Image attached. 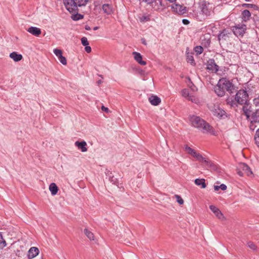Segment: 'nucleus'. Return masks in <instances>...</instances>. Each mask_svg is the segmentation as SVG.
<instances>
[{
  "mask_svg": "<svg viewBox=\"0 0 259 259\" xmlns=\"http://www.w3.org/2000/svg\"><path fill=\"white\" fill-rule=\"evenodd\" d=\"M214 90L219 97L224 96L225 94V91L230 94H233L236 92L234 84L226 78H222L219 80L215 86Z\"/></svg>",
  "mask_w": 259,
  "mask_h": 259,
  "instance_id": "nucleus-1",
  "label": "nucleus"
},
{
  "mask_svg": "<svg viewBox=\"0 0 259 259\" xmlns=\"http://www.w3.org/2000/svg\"><path fill=\"white\" fill-rule=\"evenodd\" d=\"M227 104L231 106H237V104L241 105L249 104V96L245 90H240L236 93L235 98H228L226 100Z\"/></svg>",
  "mask_w": 259,
  "mask_h": 259,
  "instance_id": "nucleus-2",
  "label": "nucleus"
},
{
  "mask_svg": "<svg viewBox=\"0 0 259 259\" xmlns=\"http://www.w3.org/2000/svg\"><path fill=\"white\" fill-rule=\"evenodd\" d=\"M189 120L193 126L198 128L203 133H210L212 127L206 121L194 115H190Z\"/></svg>",
  "mask_w": 259,
  "mask_h": 259,
  "instance_id": "nucleus-3",
  "label": "nucleus"
},
{
  "mask_svg": "<svg viewBox=\"0 0 259 259\" xmlns=\"http://www.w3.org/2000/svg\"><path fill=\"white\" fill-rule=\"evenodd\" d=\"M66 10L70 13L79 11L78 7L85 6L89 0H63Z\"/></svg>",
  "mask_w": 259,
  "mask_h": 259,
  "instance_id": "nucleus-4",
  "label": "nucleus"
},
{
  "mask_svg": "<svg viewBox=\"0 0 259 259\" xmlns=\"http://www.w3.org/2000/svg\"><path fill=\"white\" fill-rule=\"evenodd\" d=\"M200 9L202 13L205 16H208L210 15L211 12L213 9V6L212 4L206 1H203L201 3Z\"/></svg>",
  "mask_w": 259,
  "mask_h": 259,
  "instance_id": "nucleus-5",
  "label": "nucleus"
},
{
  "mask_svg": "<svg viewBox=\"0 0 259 259\" xmlns=\"http://www.w3.org/2000/svg\"><path fill=\"white\" fill-rule=\"evenodd\" d=\"M212 114L214 116L220 119H225L228 117V115L226 111L221 108L218 106H215L212 110Z\"/></svg>",
  "mask_w": 259,
  "mask_h": 259,
  "instance_id": "nucleus-6",
  "label": "nucleus"
},
{
  "mask_svg": "<svg viewBox=\"0 0 259 259\" xmlns=\"http://www.w3.org/2000/svg\"><path fill=\"white\" fill-rule=\"evenodd\" d=\"M246 26L245 24H237L233 27V31L237 36H242L245 32Z\"/></svg>",
  "mask_w": 259,
  "mask_h": 259,
  "instance_id": "nucleus-7",
  "label": "nucleus"
},
{
  "mask_svg": "<svg viewBox=\"0 0 259 259\" xmlns=\"http://www.w3.org/2000/svg\"><path fill=\"white\" fill-rule=\"evenodd\" d=\"M206 68L212 72L217 73L219 70V66L215 63L213 59H209L207 61Z\"/></svg>",
  "mask_w": 259,
  "mask_h": 259,
  "instance_id": "nucleus-8",
  "label": "nucleus"
},
{
  "mask_svg": "<svg viewBox=\"0 0 259 259\" xmlns=\"http://www.w3.org/2000/svg\"><path fill=\"white\" fill-rule=\"evenodd\" d=\"M185 151L190 155L193 157L196 158L197 160L199 159H202V156L200 153L196 152L195 150L189 147L188 145L185 146Z\"/></svg>",
  "mask_w": 259,
  "mask_h": 259,
  "instance_id": "nucleus-9",
  "label": "nucleus"
},
{
  "mask_svg": "<svg viewBox=\"0 0 259 259\" xmlns=\"http://www.w3.org/2000/svg\"><path fill=\"white\" fill-rule=\"evenodd\" d=\"M172 11L179 15H183L187 11L186 7L179 4H176L171 6Z\"/></svg>",
  "mask_w": 259,
  "mask_h": 259,
  "instance_id": "nucleus-10",
  "label": "nucleus"
},
{
  "mask_svg": "<svg viewBox=\"0 0 259 259\" xmlns=\"http://www.w3.org/2000/svg\"><path fill=\"white\" fill-rule=\"evenodd\" d=\"M105 174L109 178V180L113 184L118 186L119 185V181L118 179L115 178L114 176L112 175V173L109 170L107 169H106Z\"/></svg>",
  "mask_w": 259,
  "mask_h": 259,
  "instance_id": "nucleus-11",
  "label": "nucleus"
},
{
  "mask_svg": "<svg viewBox=\"0 0 259 259\" xmlns=\"http://www.w3.org/2000/svg\"><path fill=\"white\" fill-rule=\"evenodd\" d=\"M133 55L134 56L135 60L140 65H145L146 64V62L143 61L142 60L143 57L141 54L140 53L137 52H134L133 53Z\"/></svg>",
  "mask_w": 259,
  "mask_h": 259,
  "instance_id": "nucleus-12",
  "label": "nucleus"
},
{
  "mask_svg": "<svg viewBox=\"0 0 259 259\" xmlns=\"http://www.w3.org/2000/svg\"><path fill=\"white\" fill-rule=\"evenodd\" d=\"M230 33L229 32V31L226 29H223L222 31L220 32L219 34L218 37V40L219 41L222 40H226L227 38H229V35Z\"/></svg>",
  "mask_w": 259,
  "mask_h": 259,
  "instance_id": "nucleus-13",
  "label": "nucleus"
},
{
  "mask_svg": "<svg viewBox=\"0 0 259 259\" xmlns=\"http://www.w3.org/2000/svg\"><path fill=\"white\" fill-rule=\"evenodd\" d=\"M39 249L35 247H31L28 253V258L31 259L36 256L39 253Z\"/></svg>",
  "mask_w": 259,
  "mask_h": 259,
  "instance_id": "nucleus-14",
  "label": "nucleus"
},
{
  "mask_svg": "<svg viewBox=\"0 0 259 259\" xmlns=\"http://www.w3.org/2000/svg\"><path fill=\"white\" fill-rule=\"evenodd\" d=\"M75 145L82 152H86L88 150L87 143L84 141L81 142L76 141L75 142Z\"/></svg>",
  "mask_w": 259,
  "mask_h": 259,
  "instance_id": "nucleus-15",
  "label": "nucleus"
},
{
  "mask_svg": "<svg viewBox=\"0 0 259 259\" xmlns=\"http://www.w3.org/2000/svg\"><path fill=\"white\" fill-rule=\"evenodd\" d=\"M240 167L242 169L244 174L248 176H249L252 174V172L249 167V166L245 163H242L240 164Z\"/></svg>",
  "mask_w": 259,
  "mask_h": 259,
  "instance_id": "nucleus-16",
  "label": "nucleus"
},
{
  "mask_svg": "<svg viewBox=\"0 0 259 259\" xmlns=\"http://www.w3.org/2000/svg\"><path fill=\"white\" fill-rule=\"evenodd\" d=\"M27 31L32 35L38 36L41 34V29L39 28L31 26L27 29Z\"/></svg>",
  "mask_w": 259,
  "mask_h": 259,
  "instance_id": "nucleus-17",
  "label": "nucleus"
},
{
  "mask_svg": "<svg viewBox=\"0 0 259 259\" xmlns=\"http://www.w3.org/2000/svg\"><path fill=\"white\" fill-rule=\"evenodd\" d=\"M199 161L204 162L208 167L211 168L213 170L217 169L216 165H215L212 161L206 159L203 156L202 159H199Z\"/></svg>",
  "mask_w": 259,
  "mask_h": 259,
  "instance_id": "nucleus-18",
  "label": "nucleus"
},
{
  "mask_svg": "<svg viewBox=\"0 0 259 259\" xmlns=\"http://www.w3.org/2000/svg\"><path fill=\"white\" fill-rule=\"evenodd\" d=\"M209 208L219 219H221L223 217V213L221 212L220 209L214 205H210Z\"/></svg>",
  "mask_w": 259,
  "mask_h": 259,
  "instance_id": "nucleus-19",
  "label": "nucleus"
},
{
  "mask_svg": "<svg viewBox=\"0 0 259 259\" xmlns=\"http://www.w3.org/2000/svg\"><path fill=\"white\" fill-rule=\"evenodd\" d=\"M149 101L150 103L154 106H157L161 102L160 98L156 96H151L149 98Z\"/></svg>",
  "mask_w": 259,
  "mask_h": 259,
  "instance_id": "nucleus-20",
  "label": "nucleus"
},
{
  "mask_svg": "<svg viewBox=\"0 0 259 259\" xmlns=\"http://www.w3.org/2000/svg\"><path fill=\"white\" fill-rule=\"evenodd\" d=\"M10 57L12 58L15 62H19L21 61L22 58L21 54H18L16 52H13L10 54Z\"/></svg>",
  "mask_w": 259,
  "mask_h": 259,
  "instance_id": "nucleus-21",
  "label": "nucleus"
},
{
  "mask_svg": "<svg viewBox=\"0 0 259 259\" xmlns=\"http://www.w3.org/2000/svg\"><path fill=\"white\" fill-rule=\"evenodd\" d=\"M49 190L51 192V194L54 196L57 194L59 189L55 183H52L49 186Z\"/></svg>",
  "mask_w": 259,
  "mask_h": 259,
  "instance_id": "nucleus-22",
  "label": "nucleus"
},
{
  "mask_svg": "<svg viewBox=\"0 0 259 259\" xmlns=\"http://www.w3.org/2000/svg\"><path fill=\"white\" fill-rule=\"evenodd\" d=\"M251 16V13L248 10H245L242 12V20L246 22L249 20Z\"/></svg>",
  "mask_w": 259,
  "mask_h": 259,
  "instance_id": "nucleus-23",
  "label": "nucleus"
},
{
  "mask_svg": "<svg viewBox=\"0 0 259 259\" xmlns=\"http://www.w3.org/2000/svg\"><path fill=\"white\" fill-rule=\"evenodd\" d=\"M194 182L196 185L200 186L201 188H205L206 187L205 180L204 179H196Z\"/></svg>",
  "mask_w": 259,
  "mask_h": 259,
  "instance_id": "nucleus-24",
  "label": "nucleus"
},
{
  "mask_svg": "<svg viewBox=\"0 0 259 259\" xmlns=\"http://www.w3.org/2000/svg\"><path fill=\"white\" fill-rule=\"evenodd\" d=\"M252 122L259 123V109L256 110L254 112H253L251 116Z\"/></svg>",
  "mask_w": 259,
  "mask_h": 259,
  "instance_id": "nucleus-25",
  "label": "nucleus"
},
{
  "mask_svg": "<svg viewBox=\"0 0 259 259\" xmlns=\"http://www.w3.org/2000/svg\"><path fill=\"white\" fill-rule=\"evenodd\" d=\"M155 4L157 6L158 9H153L155 11H159L166 8L165 5L162 0H155Z\"/></svg>",
  "mask_w": 259,
  "mask_h": 259,
  "instance_id": "nucleus-26",
  "label": "nucleus"
},
{
  "mask_svg": "<svg viewBox=\"0 0 259 259\" xmlns=\"http://www.w3.org/2000/svg\"><path fill=\"white\" fill-rule=\"evenodd\" d=\"M72 13H73V14L71 16V18L73 20L78 21L83 18V15L81 14H79L78 12H73Z\"/></svg>",
  "mask_w": 259,
  "mask_h": 259,
  "instance_id": "nucleus-27",
  "label": "nucleus"
},
{
  "mask_svg": "<svg viewBox=\"0 0 259 259\" xmlns=\"http://www.w3.org/2000/svg\"><path fill=\"white\" fill-rule=\"evenodd\" d=\"M187 61L188 63H191L192 65H195V63L194 59V57L192 53H190L189 52L187 53Z\"/></svg>",
  "mask_w": 259,
  "mask_h": 259,
  "instance_id": "nucleus-28",
  "label": "nucleus"
},
{
  "mask_svg": "<svg viewBox=\"0 0 259 259\" xmlns=\"http://www.w3.org/2000/svg\"><path fill=\"white\" fill-rule=\"evenodd\" d=\"M103 12L107 14H110L112 12L111 6L109 4H104L102 6Z\"/></svg>",
  "mask_w": 259,
  "mask_h": 259,
  "instance_id": "nucleus-29",
  "label": "nucleus"
},
{
  "mask_svg": "<svg viewBox=\"0 0 259 259\" xmlns=\"http://www.w3.org/2000/svg\"><path fill=\"white\" fill-rule=\"evenodd\" d=\"M248 104L247 105H243L242 107V111L244 114L246 116L247 119H248L250 117V111L248 108Z\"/></svg>",
  "mask_w": 259,
  "mask_h": 259,
  "instance_id": "nucleus-30",
  "label": "nucleus"
},
{
  "mask_svg": "<svg viewBox=\"0 0 259 259\" xmlns=\"http://www.w3.org/2000/svg\"><path fill=\"white\" fill-rule=\"evenodd\" d=\"M84 233L85 234L87 237L91 240H94V234L90 231L87 229H84Z\"/></svg>",
  "mask_w": 259,
  "mask_h": 259,
  "instance_id": "nucleus-31",
  "label": "nucleus"
},
{
  "mask_svg": "<svg viewBox=\"0 0 259 259\" xmlns=\"http://www.w3.org/2000/svg\"><path fill=\"white\" fill-rule=\"evenodd\" d=\"M143 2L150 5L153 9H158L157 6L155 4V0H142Z\"/></svg>",
  "mask_w": 259,
  "mask_h": 259,
  "instance_id": "nucleus-32",
  "label": "nucleus"
},
{
  "mask_svg": "<svg viewBox=\"0 0 259 259\" xmlns=\"http://www.w3.org/2000/svg\"><path fill=\"white\" fill-rule=\"evenodd\" d=\"M7 246V242L4 239L2 232H0V249H3Z\"/></svg>",
  "mask_w": 259,
  "mask_h": 259,
  "instance_id": "nucleus-33",
  "label": "nucleus"
},
{
  "mask_svg": "<svg viewBox=\"0 0 259 259\" xmlns=\"http://www.w3.org/2000/svg\"><path fill=\"white\" fill-rule=\"evenodd\" d=\"M194 50L197 55H200L203 51V47L200 46L195 47Z\"/></svg>",
  "mask_w": 259,
  "mask_h": 259,
  "instance_id": "nucleus-34",
  "label": "nucleus"
},
{
  "mask_svg": "<svg viewBox=\"0 0 259 259\" xmlns=\"http://www.w3.org/2000/svg\"><path fill=\"white\" fill-rule=\"evenodd\" d=\"M254 140L256 145L259 147V128H258L255 132Z\"/></svg>",
  "mask_w": 259,
  "mask_h": 259,
  "instance_id": "nucleus-35",
  "label": "nucleus"
},
{
  "mask_svg": "<svg viewBox=\"0 0 259 259\" xmlns=\"http://www.w3.org/2000/svg\"><path fill=\"white\" fill-rule=\"evenodd\" d=\"M53 52L58 58L62 55V51L60 49H55L53 50Z\"/></svg>",
  "mask_w": 259,
  "mask_h": 259,
  "instance_id": "nucleus-36",
  "label": "nucleus"
},
{
  "mask_svg": "<svg viewBox=\"0 0 259 259\" xmlns=\"http://www.w3.org/2000/svg\"><path fill=\"white\" fill-rule=\"evenodd\" d=\"M81 44L84 47L88 46L89 45V42L88 40V39L85 37H83L81 38Z\"/></svg>",
  "mask_w": 259,
  "mask_h": 259,
  "instance_id": "nucleus-37",
  "label": "nucleus"
},
{
  "mask_svg": "<svg viewBox=\"0 0 259 259\" xmlns=\"http://www.w3.org/2000/svg\"><path fill=\"white\" fill-rule=\"evenodd\" d=\"M247 246L248 247H249L250 249L255 250L256 249V246L254 244V243L251 241H249L247 243Z\"/></svg>",
  "mask_w": 259,
  "mask_h": 259,
  "instance_id": "nucleus-38",
  "label": "nucleus"
},
{
  "mask_svg": "<svg viewBox=\"0 0 259 259\" xmlns=\"http://www.w3.org/2000/svg\"><path fill=\"white\" fill-rule=\"evenodd\" d=\"M58 59L63 65H65L67 64V60L65 57L63 56V55L59 57Z\"/></svg>",
  "mask_w": 259,
  "mask_h": 259,
  "instance_id": "nucleus-39",
  "label": "nucleus"
},
{
  "mask_svg": "<svg viewBox=\"0 0 259 259\" xmlns=\"http://www.w3.org/2000/svg\"><path fill=\"white\" fill-rule=\"evenodd\" d=\"M176 197L177 198V201L178 202V203L180 204H183L184 203V200L183 199L181 198V196H179V195H176Z\"/></svg>",
  "mask_w": 259,
  "mask_h": 259,
  "instance_id": "nucleus-40",
  "label": "nucleus"
},
{
  "mask_svg": "<svg viewBox=\"0 0 259 259\" xmlns=\"http://www.w3.org/2000/svg\"><path fill=\"white\" fill-rule=\"evenodd\" d=\"M253 103L255 106L259 107V96L253 99Z\"/></svg>",
  "mask_w": 259,
  "mask_h": 259,
  "instance_id": "nucleus-41",
  "label": "nucleus"
},
{
  "mask_svg": "<svg viewBox=\"0 0 259 259\" xmlns=\"http://www.w3.org/2000/svg\"><path fill=\"white\" fill-rule=\"evenodd\" d=\"M140 20L141 22L148 21L150 20V18L148 16H143L141 18Z\"/></svg>",
  "mask_w": 259,
  "mask_h": 259,
  "instance_id": "nucleus-42",
  "label": "nucleus"
},
{
  "mask_svg": "<svg viewBox=\"0 0 259 259\" xmlns=\"http://www.w3.org/2000/svg\"><path fill=\"white\" fill-rule=\"evenodd\" d=\"M188 97L189 100H191L192 102L196 103L197 99H196L194 96H189Z\"/></svg>",
  "mask_w": 259,
  "mask_h": 259,
  "instance_id": "nucleus-43",
  "label": "nucleus"
},
{
  "mask_svg": "<svg viewBox=\"0 0 259 259\" xmlns=\"http://www.w3.org/2000/svg\"><path fill=\"white\" fill-rule=\"evenodd\" d=\"M255 122H252V120H251L250 124L249 125V128L251 131H254L256 126L254 125Z\"/></svg>",
  "mask_w": 259,
  "mask_h": 259,
  "instance_id": "nucleus-44",
  "label": "nucleus"
},
{
  "mask_svg": "<svg viewBox=\"0 0 259 259\" xmlns=\"http://www.w3.org/2000/svg\"><path fill=\"white\" fill-rule=\"evenodd\" d=\"M182 94L184 96H189L188 91L187 89H184L182 91Z\"/></svg>",
  "mask_w": 259,
  "mask_h": 259,
  "instance_id": "nucleus-45",
  "label": "nucleus"
},
{
  "mask_svg": "<svg viewBox=\"0 0 259 259\" xmlns=\"http://www.w3.org/2000/svg\"><path fill=\"white\" fill-rule=\"evenodd\" d=\"M227 186L224 184H222L220 185V189H221L223 191L226 190L227 189Z\"/></svg>",
  "mask_w": 259,
  "mask_h": 259,
  "instance_id": "nucleus-46",
  "label": "nucleus"
},
{
  "mask_svg": "<svg viewBox=\"0 0 259 259\" xmlns=\"http://www.w3.org/2000/svg\"><path fill=\"white\" fill-rule=\"evenodd\" d=\"M84 49H85V51L88 53H90L92 51V49H91V47L89 46V45L85 46Z\"/></svg>",
  "mask_w": 259,
  "mask_h": 259,
  "instance_id": "nucleus-47",
  "label": "nucleus"
},
{
  "mask_svg": "<svg viewBox=\"0 0 259 259\" xmlns=\"http://www.w3.org/2000/svg\"><path fill=\"white\" fill-rule=\"evenodd\" d=\"M244 5L246 6L249 7V8L257 7L256 6H255V5H253V4H244Z\"/></svg>",
  "mask_w": 259,
  "mask_h": 259,
  "instance_id": "nucleus-48",
  "label": "nucleus"
},
{
  "mask_svg": "<svg viewBox=\"0 0 259 259\" xmlns=\"http://www.w3.org/2000/svg\"><path fill=\"white\" fill-rule=\"evenodd\" d=\"M182 22L185 25H188V24H189L190 21L188 20H187V19H183Z\"/></svg>",
  "mask_w": 259,
  "mask_h": 259,
  "instance_id": "nucleus-49",
  "label": "nucleus"
},
{
  "mask_svg": "<svg viewBox=\"0 0 259 259\" xmlns=\"http://www.w3.org/2000/svg\"><path fill=\"white\" fill-rule=\"evenodd\" d=\"M102 110L106 112H108L109 111V109L107 107H105L104 106H102Z\"/></svg>",
  "mask_w": 259,
  "mask_h": 259,
  "instance_id": "nucleus-50",
  "label": "nucleus"
},
{
  "mask_svg": "<svg viewBox=\"0 0 259 259\" xmlns=\"http://www.w3.org/2000/svg\"><path fill=\"white\" fill-rule=\"evenodd\" d=\"M238 174L240 176H243V175H244V172H243V171H240V170H239V171H238Z\"/></svg>",
  "mask_w": 259,
  "mask_h": 259,
  "instance_id": "nucleus-51",
  "label": "nucleus"
},
{
  "mask_svg": "<svg viewBox=\"0 0 259 259\" xmlns=\"http://www.w3.org/2000/svg\"><path fill=\"white\" fill-rule=\"evenodd\" d=\"M214 189L215 191H218L220 189V186L215 185L214 186Z\"/></svg>",
  "mask_w": 259,
  "mask_h": 259,
  "instance_id": "nucleus-52",
  "label": "nucleus"
},
{
  "mask_svg": "<svg viewBox=\"0 0 259 259\" xmlns=\"http://www.w3.org/2000/svg\"><path fill=\"white\" fill-rule=\"evenodd\" d=\"M142 43L145 46L147 45L146 41L144 38L142 39Z\"/></svg>",
  "mask_w": 259,
  "mask_h": 259,
  "instance_id": "nucleus-53",
  "label": "nucleus"
},
{
  "mask_svg": "<svg viewBox=\"0 0 259 259\" xmlns=\"http://www.w3.org/2000/svg\"><path fill=\"white\" fill-rule=\"evenodd\" d=\"M84 28L87 30H90L91 27L89 25H85L84 27Z\"/></svg>",
  "mask_w": 259,
  "mask_h": 259,
  "instance_id": "nucleus-54",
  "label": "nucleus"
},
{
  "mask_svg": "<svg viewBox=\"0 0 259 259\" xmlns=\"http://www.w3.org/2000/svg\"><path fill=\"white\" fill-rule=\"evenodd\" d=\"M98 29H99V27H98V26H96V27H94L93 28V30H98Z\"/></svg>",
  "mask_w": 259,
  "mask_h": 259,
  "instance_id": "nucleus-55",
  "label": "nucleus"
},
{
  "mask_svg": "<svg viewBox=\"0 0 259 259\" xmlns=\"http://www.w3.org/2000/svg\"><path fill=\"white\" fill-rule=\"evenodd\" d=\"M210 43V40L209 39H207L206 40V44H207L208 45H209Z\"/></svg>",
  "mask_w": 259,
  "mask_h": 259,
  "instance_id": "nucleus-56",
  "label": "nucleus"
},
{
  "mask_svg": "<svg viewBox=\"0 0 259 259\" xmlns=\"http://www.w3.org/2000/svg\"><path fill=\"white\" fill-rule=\"evenodd\" d=\"M97 82H98V84H100V83H101V82H102V80H99L97 81Z\"/></svg>",
  "mask_w": 259,
  "mask_h": 259,
  "instance_id": "nucleus-57",
  "label": "nucleus"
},
{
  "mask_svg": "<svg viewBox=\"0 0 259 259\" xmlns=\"http://www.w3.org/2000/svg\"><path fill=\"white\" fill-rule=\"evenodd\" d=\"M246 2H249L250 0H245Z\"/></svg>",
  "mask_w": 259,
  "mask_h": 259,
  "instance_id": "nucleus-58",
  "label": "nucleus"
}]
</instances>
